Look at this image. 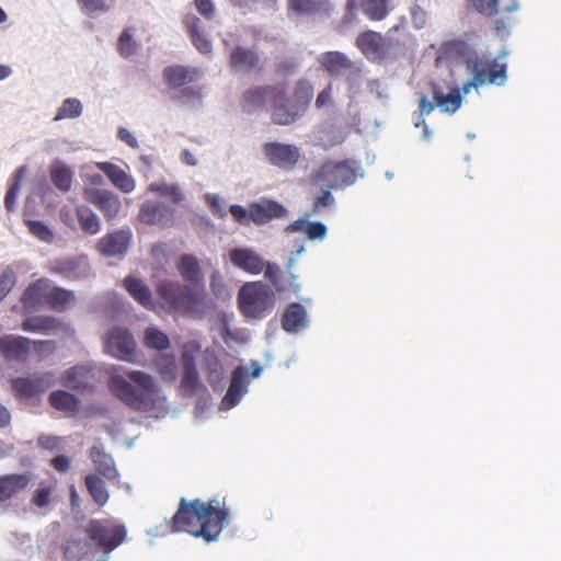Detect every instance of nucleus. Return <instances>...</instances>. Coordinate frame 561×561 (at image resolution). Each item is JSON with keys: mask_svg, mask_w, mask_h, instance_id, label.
<instances>
[{"mask_svg": "<svg viewBox=\"0 0 561 561\" xmlns=\"http://www.w3.org/2000/svg\"><path fill=\"white\" fill-rule=\"evenodd\" d=\"M262 150L272 165L284 170H293L301 157L297 146L279 141L265 142Z\"/></svg>", "mask_w": 561, "mask_h": 561, "instance_id": "nucleus-12", "label": "nucleus"}, {"mask_svg": "<svg viewBox=\"0 0 561 561\" xmlns=\"http://www.w3.org/2000/svg\"><path fill=\"white\" fill-rule=\"evenodd\" d=\"M272 107V122L276 125H290L301 115L298 106H295L290 99H283L274 102Z\"/></svg>", "mask_w": 561, "mask_h": 561, "instance_id": "nucleus-33", "label": "nucleus"}, {"mask_svg": "<svg viewBox=\"0 0 561 561\" xmlns=\"http://www.w3.org/2000/svg\"><path fill=\"white\" fill-rule=\"evenodd\" d=\"M48 402L54 409L66 413H77L80 409L79 398L66 390L51 391Z\"/></svg>", "mask_w": 561, "mask_h": 561, "instance_id": "nucleus-38", "label": "nucleus"}, {"mask_svg": "<svg viewBox=\"0 0 561 561\" xmlns=\"http://www.w3.org/2000/svg\"><path fill=\"white\" fill-rule=\"evenodd\" d=\"M76 301V296L72 290L62 287L50 285L47 306L58 312L66 311Z\"/></svg>", "mask_w": 561, "mask_h": 561, "instance_id": "nucleus-39", "label": "nucleus"}, {"mask_svg": "<svg viewBox=\"0 0 561 561\" xmlns=\"http://www.w3.org/2000/svg\"><path fill=\"white\" fill-rule=\"evenodd\" d=\"M154 366L165 381H173L176 378L175 357L169 354H161L154 359Z\"/></svg>", "mask_w": 561, "mask_h": 561, "instance_id": "nucleus-49", "label": "nucleus"}, {"mask_svg": "<svg viewBox=\"0 0 561 561\" xmlns=\"http://www.w3.org/2000/svg\"><path fill=\"white\" fill-rule=\"evenodd\" d=\"M433 101L442 112L453 114L461 105L462 98L459 89H453L449 93L445 94L437 84H433Z\"/></svg>", "mask_w": 561, "mask_h": 561, "instance_id": "nucleus-36", "label": "nucleus"}, {"mask_svg": "<svg viewBox=\"0 0 561 561\" xmlns=\"http://www.w3.org/2000/svg\"><path fill=\"white\" fill-rule=\"evenodd\" d=\"M117 48L121 56L125 58L136 53L137 44L133 41L129 30H124L119 35Z\"/></svg>", "mask_w": 561, "mask_h": 561, "instance_id": "nucleus-53", "label": "nucleus"}, {"mask_svg": "<svg viewBox=\"0 0 561 561\" xmlns=\"http://www.w3.org/2000/svg\"><path fill=\"white\" fill-rule=\"evenodd\" d=\"M318 62L331 77L358 75L360 72V69L344 53L337 50L321 54Z\"/></svg>", "mask_w": 561, "mask_h": 561, "instance_id": "nucleus-17", "label": "nucleus"}, {"mask_svg": "<svg viewBox=\"0 0 561 561\" xmlns=\"http://www.w3.org/2000/svg\"><path fill=\"white\" fill-rule=\"evenodd\" d=\"M287 209L279 203L266 201L250 205L251 221L256 225H263L272 219L286 217Z\"/></svg>", "mask_w": 561, "mask_h": 561, "instance_id": "nucleus-25", "label": "nucleus"}, {"mask_svg": "<svg viewBox=\"0 0 561 561\" xmlns=\"http://www.w3.org/2000/svg\"><path fill=\"white\" fill-rule=\"evenodd\" d=\"M327 232L325 225L320 221L309 222L306 227V234L310 240H323Z\"/></svg>", "mask_w": 561, "mask_h": 561, "instance_id": "nucleus-61", "label": "nucleus"}, {"mask_svg": "<svg viewBox=\"0 0 561 561\" xmlns=\"http://www.w3.org/2000/svg\"><path fill=\"white\" fill-rule=\"evenodd\" d=\"M229 261L233 267L250 274L259 275L264 273L265 278L273 285L278 294L293 293L300 290V284L297 276L289 271L285 274L280 267L265 261L255 250L247 247L233 248L228 253ZM291 262L288 265L290 268Z\"/></svg>", "mask_w": 561, "mask_h": 561, "instance_id": "nucleus-3", "label": "nucleus"}, {"mask_svg": "<svg viewBox=\"0 0 561 561\" xmlns=\"http://www.w3.org/2000/svg\"><path fill=\"white\" fill-rule=\"evenodd\" d=\"M56 485L41 481L31 496V504L39 510H47L54 502Z\"/></svg>", "mask_w": 561, "mask_h": 561, "instance_id": "nucleus-43", "label": "nucleus"}, {"mask_svg": "<svg viewBox=\"0 0 561 561\" xmlns=\"http://www.w3.org/2000/svg\"><path fill=\"white\" fill-rule=\"evenodd\" d=\"M144 344L148 348L164 351L170 347V340L165 333L156 327H149L145 331Z\"/></svg>", "mask_w": 561, "mask_h": 561, "instance_id": "nucleus-47", "label": "nucleus"}, {"mask_svg": "<svg viewBox=\"0 0 561 561\" xmlns=\"http://www.w3.org/2000/svg\"><path fill=\"white\" fill-rule=\"evenodd\" d=\"M31 353V340L22 335L0 336V354L7 362H26Z\"/></svg>", "mask_w": 561, "mask_h": 561, "instance_id": "nucleus-19", "label": "nucleus"}, {"mask_svg": "<svg viewBox=\"0 0 561 561\" xmlns=\"http://www.w3.org/2000/svg\"><path fill=\"white\" fill-rule=\"evenodd\" d=\"M90 458L99 474L110 481L118 479L119 474L111 455L104 453L100 447L94 446L90 450Z\"/></svg>", "mask_w": 561, "mask_h": 561, "instance_id": "nucleus-34", "label": "nucleus"}, {"mask_svg": "<svg viewBox=\"0 0 561 561\" xmlns=\"http://www.w3.org/2000/svg\"><path fill=\"white\" fill-rule=\"evenodd\" d=\"M331 188L323 190L314 199L312 214L320 213L323 208L330 207L334 204V197L332 196Z\"/></svg>", "mask_w": 561, "mask_h": 561, "instance_id": "nucleus-60", "label": "nucleus"}, {"mask_svg": "<svg viewBox=\"0 0 561 561\" xmlns=\"http://www.w3.org/2000/svg\"><path fill=\"white\" fill-rule=\"evenodd\" d=\"M156 291L171 311L182 314H198L205 307L204 289L182 285L174 280H161L157 285Z\"/></svg>", "mask_w": 561, "mask_h": 561, "instance_id": "nucleus-5", "label": "nucleus"}, {"mask_svg": "<svg viewBox=\"0 0 561 561\" xmlns=\"http://www.w3.org/2000/svg\"><path fill=\"white\" fill-rule=\"evenodd\" d=\"M85 534L104 553H110L124 542L127 530L114 518H102L89 520Z\"/></svg>", "mask_w": 561, "mask_h": 561, "instance_id": "nucleus-9", "label": "nucleus"}, {"mask_svg": "<svg viewBox=\"0 0 561 561\" xmlns=\"http://www.w3.org/2000/svg\"><path fill=\"white\" fill-rule=\"evenodd\" d=\"M199 385L198 371L193 358H184V373L181 380V388L187 396L196 392Z\"/></svg>", "mask_w": 561, "mask_h": 561, "instance_id": "nucleus-44", "label": "nucleus"}, {"mask_svg": "<svg viewBox=\"0 0 561 561\" xmlns=\"http://www.w3.org/2000/svg\"><path fill=\"white\" fill-rule=\"evenodd\" d=\"M57 345L55 341L46 340V341H32L31 340V352L33 351L35 354L39 356V358H45L55 353Z\"/></svg>", "mask_w": 561, "mask_h": 561, "instance_id": "nucleus-59", "label": "nucleus"}, {"mask_svg": "<svg viewBox=\"0 0 561 561\" xmlns=\"http://www.w3.org/2000/svg\"><path fill=\"white\" fill-rule=\"evenodd\" d=\"M181 277L193 285L203 282V272L198 260L192 254H183L176 264Z\"/></svg>", "mask_w": 561, "mask_h": 561, "instance_id": "nucleus-35", "label": "nucleus"}, {"mask_svg": "<svg viewBox=\"0 0 561 561\" xmlns=\"http://www.w3.org/2000/svg\"><path fill=\"white\" fill-rule=\"evenodd\" d=\"M313 96V88L311 83L305 79L297 81L293 98L290 99L295 106H298V110L301 114L306 111L307 106L311 102Z\"/></svg>", "mask_w": 561, "mask_h": 561, "instance_id": "nucleus-46", "label": "nucleus"}, {"mask_svg": "<svg viewBox=\"0 0 561 561\" xmlns=\"http://www.w3.org/2000/svg\"><path fill=\"white\" fill-rule=\"evenodd\" d=\"M477 51L463 39L454 38L440 44L435 59L436 65L442 62H462L466 68L470 66V60L477 57Z\"/></svg>", "mask_w": 561, "mask_h": 561, "instance_id": "nucleus-13", "label": "nucleus"}, {"mask_svg": "<svg viewBox=\"0 0 561 561\" xmlns=\"http://www.w3.org/2000/svg\"><path fill=\"white\" fill-rule=\"evenodd\" d=\"M104 352L123 362L136 363L137 344L126 328H112L104 339Z\"/></svg>", "mask_w": 561, "mask_h": 561, "instance_id": "nucleus-10", "label": "nucleus"}, {"mask_svg": "<svg viewBox=\"0 0 561 561\" xmlns=\"http://www.w3.org/2000/svg\"><path fill=\"white\" fill-rule=\"evenodd\" d=\"M241 314L251 320H262L271 314L275 307V296L261 280L243 284L237 296Z\"/></svg>", "mask_w": 561, "mask_h": 561, "instance_id": "nucleus-6", "label": "nucleus"}, {"mask_svg": "<svg viewBox=\"0 0 561 561\" xmlns=\"http://www.w3.org/2000/svg\"><path fill=\"white\" fill-rule=\"evenodd\" d=\"M92 371L85 366L78 365L66 369L60 376V383L71 390L87 391L93 389Z\"/></svg>", "mask_w": 561, "mask_h": 561, "instance_id": "nucleus-21", "label": "nucleus"}, {"mask_svg": "<svg viewBox=\"0 0 561 561\" xmlns=\"http://www.w3.org/2000/svg\"><path fill=\"white\" fill-rule=\"evenodd\" d=\"M138 219L148 226L170 227L174 221V209L161 202L147 201L139 208Z\"/></svg>", "mask_w": 561, "mask_h": 561, "instance_id": "nucleus-16", "label": "nucleus"}, {"mask_svg": "<svg viewBox=\"0 0 561 561\" xmlns=\"http://www.w3.org/2000/svg\"><path fill=\"white\" fill-rule=\"evenodd\" d=\"M16 276L11 268L4 270L0 275V301H2L7 295L15 286Z\"/></svg>", "mask_w": 561, "mask_h": 561, "instance_id": "nucleus-58", "label": "nucleus"}, {"mask_svg": "<svg viewBox=\"0 0 561 561\" xmlns=\"http://www.w3.org/2000/svg\"><path fill=\"white\" fill-rule=\"evenodd\" d=\"M151 192L159 193L162 196L169 197L174 204H179L183 201L184 195L176 184H156L152 183L149 186Z\"/></svg>", "mask_w": 561, "mask_h": 561, "instance_id": "nucleus-50", "label": "nucleus"}, {"mask_svg": "<svg viewBox=\"0 0 561 561\" xmlns=\"http://www.w3.org/2000/svg\"><path fill=\"white\" fill-rule=\"evenodd\" d=\"M91 551L90 542L84 538H68L62 545L65 561H82Z\"/></svg>", "mask_w": 561, "mask_h": 561, "instance_id": "nucleus-40", "label": "nucleus"}, {"mask_svg": "<svg viewBox=\"0 0 561 561\" xmlns=\"http://www.w3.org/2000/svg\"><path fill=\"white\" fill-rule=\"evenodd\" d=\"M324 135L325 144L323 145V147L325 149L341 145L346 139V134L342 130V128L334 125L327 128L324 130Z\"/></svg>", "mask_w": 561, "mask_h": 561, "instance_id": "nucleus-57", "label": "nucleus"}, {"mask_svg": "<svg viewBox=\"0 0 561 561\" xmlns=\"http://www.w3.org/2000/svg\"><path fill=\"white\" fill-rule=\"evenodd\" d=\"M468 3L478 13L485 16H493L499 12V0H468Z\"/></svg>", "mask_w": 561, "mask_h": 561, "instance_id": "nucleus-54", "label": "nucleus"}, {"mask_svg": "<svg viewBox=\"0 0 561 561\" xmlns=\"http://www.w3.org/2000/svg\"><path fill=\"white\" fill-rule=\"evenodd\" d=\"M259 62L257 54L242 46H237L230 54V66L237 71L248 72Z\"/></svg>", "mask_w": 561, "mask_h": 561, "instance_id": "nucleus-37", "label": "nucleus"}, {"mask_svg": "<svg viewBox=\"0 0 561 561\" xmlns=\"http://www.w3.org/2000/svg\"><path fill=\"white\" fill-rule=\"evenodd\" d=\"M389 1L390 0H347L346 8L348 11L360 8L369 20L381 21L388 15Z\"/></svg>", "mask_w": 561, "mask_h": 561, "instance_id": "nucleus-26", "label": "nucleus"}, {"mask_svg": "<svg viewBox=\"0 0 561 561\" xmlns=\"http://www.w3.org/2000/svg\"><path fill=\"white\" fill-rule=\"evenodd\" d=\"M400 28V24L392 26L386 36L376 31H364L357 35L355 45L368 60L381 62L389 57L391 50L401 46V42L390 35Z\"/></svg>", "mask_w": 561, "mask_h": 561, "instance_id": "nucleus-8", "label": "nucleus"}, {"mask_svg": "<svg viewBox=\"0 0 561 561\" xmlns=\"http://www.w3.org/2000/svg\"><path fill=\"white\" fill-rule=\"evenodd\" d=\"M84 484L89 494L98 506L102 507L108 502L110 493L106 489L105 481L98 474H88L84 478Z\"/></svg>", "mask_w": 561, "mask_h": 561, "instance_id": "nucleus-42", "label": "nucleus"}, {"mask_svg": "<svg viewBox=\"0 0 561 561\" xmlns=\"http://www.w3.org/2000/svg\"><path fill=\"white\" fill-rule=\"evenodd\" d=\"M205 201L207 205L210 207L213 214L218 218H224L227 215L225 206L220 199V197L216 194H207L205 196Z\"/></svg>", "mask_w": 561, "mask_h": 561, "instance_id": "nucleus-62", "label": "nucleus"}, {"mask_svg": "<svg viewBox=\"0 0 561 561\" xmlns=\"http://www.w3.org/2000/svg\"><path fill=\"white\" fill-rule=\"evenodd\" d=\"M59 328V322L50 316H35L25 318L21 323V329L25 332L47 334Z\"/></svg>", "mask_w": 561, "mask_h": 561, "instance_id": "nucleus-41", "label": "nucleus"}, {"mask_svg": "<svg viewBox=\"0 0 561 561\" xmlns=\"http://www.w3.org/2000/svg\"><path fill=\"white\" fill-rule=\"evenodd\" d=\"M307 324V312L299 302H293L287 306L282 316V328L288 333H296Z\"/></svg>", "mask_w": 561, "mask_h": 561, "instance_id": "nucleus-27", "label": "nucleus"}, {"mask_svg": "<svg viewBox=\"0 0 561 561\" xmlns=\"http://www.w3.org/2000/svg\"><path fill=\"white\" fill-rule=\"evenodd\" d=\"M51 280L48 278H39L30 284L21 297L24 311H35L41 306L46 305Z\"/></svg>", "mask_w": 561, "mask_h": 561, "instance_id": "nucleus-20", "label": "nucleus"}, {"mask_svg": "<svg viewBox=\"0 0 561 561\" xmlns=\"http://www.w3.org/2000/svg\"><path fill=\"white\" fill-rule=\"evenodd\" d=\"M288 11L299 16H316L330 11L328 0H287Z\"/></svg>", "mask_w": 561, "mask_h": 561, "instance_id": "nucleus-31", "label": "nucleus"}, {"mask_svg": "<svg viewBox=\"0 0 561 561\" xmlns=\"http://www.w3.org/2000/svg\"><path fill=\"white\" fill-rule=\"evenodd\" d=\"M54 385V376L50 373H35L27 377H18L12 380V389L16 398L31 399Z\"/></svg>", "mask_w": 561, "mask_h": 561, "instance_id": "nucleus-14", "label": "nucleus"}, {"mask_svg": "<svg viewBox=\"0 0 561 561\" xmlns=\"http://www.w3.org/2000/svg\"><path fill=\"white\" fill-rule=\"evenodd\" d=\"M88 12L106 11L113 3V0H79Z\"/></svg>", "mask_w": 561, "mask_h": 561, "instance_id": "nucleus-64", "label": "nucleus"}, {"mask_svg": "<svg viewBox=\"0 0 561 561\" xmlns=\"http://www.w3.org/2000/svg\"><path fill=\"white\" fill-rule=\"evenodd\" d=\"M469 62L468 72L474 79L480 76L483 81L482 87L505 84L507 80V65L505 62L499 61L497 58H486L479 55Z\"/></svg>", "mask_w": 561, "mask_h": 561, "instance_id": "nucleus-11", "label": "nucleus"}, {"mask_svg": "<svg viewBox=\"0 0 561 561\" xmlns=\"http://www.w3.org/2000/svg\"><path fill=\"white\" fill-rule=\"evenodd\" d=\"M435 106H436L435 101L434 102L430 101L425 95H422L419 99L420 118L415 123V126L416 127H419L421 125L423 126L425 138H428L430 131H428V126L426 125L423 116L431 114L434 111Z\"/></svg>", "mask_w": 561, "mask_h": 561, "instance_id": "nucleus-55", "label": "nucleus"}, {"mask_svg": "<svg viewBox=\"0 0 561 561\" xmlns=\"http://www.w3.org/2000/svg\"><path fill=\"white\" fill-rule=\"evenodd\" d=\"M32 481L30 472L0 476V503L11 500L24 491Z\"/></svg>", "mask_w": 561, "mask_h": 561, "instance_id": "nucleus-23", "label": "nucleus"}, {"mask_svg": "<svg viewBox=\"0 0 561 561\" xmlns=\"http://www.w3.org/2000/svg\"><path fill=\"white\" fill-rule=\"evenodd\" d=\"M228 517V511L220 508L219 501L203 502L181 499L178 512L171 518L172 533L186 531L192 536L203 538L207 542L218 539L222 524Z\"/></svg>", "mask_w": 561, "mask_h": 561, "instance_id": "nucleus-1", "label": "nucleus"}, {"mask_svg": "<svg viewBox=\"0 0 561 561\" xmlns=\"http://www.w3.org/2000/svg\"><path fill=\"white\" fill-rule=\"evenodd\" d=\"M126 376L135 385L123 376L115 375L108 379L111 392L135 411L149 412L157 408L159 401V388L154 379L141 370H130Z\"/></svg>", "mask_w": 561, "mask_h": 561, "instance_id": "nucleus-2", "label": "nucleus"}, {"mask_svg": "<svg viewBox=\"0 0 561 561\" xmlns=\"http://www.w3.org/2000/svg\"><path fill=\"white\" fill-rule=\"evenodd\" d=\"M84 198L98 207L107 220L115 218L122 207L119 197L108 190L87 188Z\"/></svg>", "mask_w": 561, "mask_h": 561, "instance_id": "nucleus-18", "label": "nucleus"}, {"mask_svg": "<svg viewBox=\"0 0 561 561\" xmlns=\"http://www.w3.org/2000/svg\"><path fill=\"white\" fill-rule=\"evenodd\" d=\"M27 227L30 232L37 237L39 240L45 242H51L54 239V233L51 230L39 220H28Z\"/></svg>", "mask_w": 561, "mask_h": 561, "instance_id": "nucleus-56", "label": "nucleus"}, {"mask_svg": "<svg viewBox=\"0 0 561 561\" xmlns=\"http://www.w3.org/2000/svg\"><path fill=\"white\" fill-rule=\"evenodd\" d=\"M362 175L356 160L345 159L339 162L327 160L312 175V182L328 188L339 190L353 185Z\"/></svg>", "mask_w": 561, "mask_h": 561, "instance_id": "nucleus-7", "label": "nucleus"}, {"mask_svg": "<svg viewBox=\"0 0 561 561\" xmlns=\"http://www.w3.org/2000/svg\"><path fill=\"white\" fill-rule=\"evenodd\" d=\"M245 392V369L242 366H238L232 371L231 381L227 390V393L222 399V404L226 405L227 408H232L237 405Z\"/></svg>", "mask_w": 561, "mask_h": 561, "instance_id": "nucleus-29", "label": "nucleus"}, {"mask_svg": "<svg viewBox=\"0 0 561 561\" xmlns=\"http://www.w3.org/2000/svg\"><path fill=\"white\" fill-rule=\"evenodd\" d=\"M72 171L70 168L58 164L50 169V180L53 184L62 192H68L72 183Z\"/></svg>", "mask_w": 561, "mask_h": 561, "instance_id": "nucleus-48", "label": "nucleus"}, {"mask_svg": "<svg viewBox=\"0 0 561 561\" xmlns=\"http://www.w3.org/2000/svg\"><path fill=\"white\" fill-rule=\"evenodd\" d=\"M98 168L110 179L115 187L124 193L135 190V180L122 168L111 162L98 163Z\"/></svg>", "mask_w": 561, "mask_h": 561, "instance_id": "nucleus-28", "label": "nucleus"}, {"mask_svg": "<svg viewBox=\"0 0 561 561\" xmlns=\"http://www.w3.org/2000/svg\"><path fill=\"white\" fill-rule=\"evenodd\" d=\"M131 232L118 230L101 238L98 242V250L107 256L123 255L127 252Z\"/></svg>", "mask_w": 561, "mask_h": 561, "instance_id": "nucleus-22", "label": "nucleus"}, {"mask_svg": "<svg viewBox=\"0 0 561 561\" xmlns=\"http://www.w3.org/2000/svg\"><path fill=\"white\" fill-rule=\"evenodd\" d=\"M229 211L236 222L243 226H248L251 222L250 208L247 209L241 205H231Z\"/></svg>", "mask_w": 561, "mask_h": 561, "instance_id": "nucleus-63", "label": "nucleus"}, {"mask_svg": "<svg viewBox=\"0 0 561 561\" xmlns=\"http://www.w3.org/2000/svg\"><path fill=\"white\" fill-rule=\"evenodd\" d=\"M183 24L195 48L202 54H209L211 42L202 33L201 20L194 14H186Z\"/></svg>", "mask_w": 561, "mask_h": 561, "instance_id": "nucleus-32", "label": "nucleus"}, {"mask_svg": "<svg viewBox=\"0 0 561 561\" xmlns=\"http://www.w3.org/2000/svg\"><path fill=\"white\" fill-rule=\"evenodd\" d=\"M82 112L81 102L77 99H67L64 101L61 106L58 108V112L55 116V121L64 119V118H75L78 117Z\"/></svg>", "mask_w": 561, "mask_h": 561, "instance_id": "nucleus-51", "label": "nucleus"}, {"mask_svg": "<svg viewBox=\"0 0 561 561\" xmlns=\"http://www.w3.org/2000/svg\"><path fill=\"white\" fill-rule=\"evenodd\" d=\"M125 289L128 294L146 309L153 308V299L150 288L141 279L128 275L123 280Z\"/></svg>", "mask_w": 561, "mask_h": 561, "instance_id": "nucleus-30", "label": "nucleus"}, {"mask_svg": "<svg viewBox=\"0 0 561 561\" xmlns=\"http://www.w3.org/2000/svg\"><path fill=\"white\" fill-rule=\"evenodd\" d=\"M156 291L171 311L182 314H198L205 307L204 289L182 285L174 280H161L157 285Z\"/></svg>", "mask_w": 561, "mask_h": 561, "instance_id": "nucleus-4", "label": "nucleus"}, {"mask_svg": "<svg viewBox=\"0 0 561 561\" xmlns=\"http://www.w3.org/2000/svg\"><path fill=\"white\" fill-rule=\"evenodd\" d=\"M23 171H24V168L18 169L15 179L7 191V194L4 197V206L8 211H12L14 209L15 199H16V196H18V193L20 190V181L23 175Z\"/></svg>", "mask_w": 561, "mask_h": 561, "instance_id": "nucleus-52", "label": "nucleus"}, {"mask_svg": "<svg viewBox=\"0 0 561 561\" xmlns=\"http://www.w3.org/2000/svg\"><path fill=\"white\" fill-rule=\"evenodd\" d=\"M162 75L165 83L170 88L178 89L198 80L202 72L197 68L174 65L165 67Z\"/></svg>", "mask_w": 561, "mask_h": 561, "instance_id": "nucleus-24", "label": "nucleus"}, {"mask_svg": "<svg viewBox=\"0 0 561 561\" xmlns=\"http://www.w3.org/2000/svg\"><path fill=\"white\" fill-rule=\"evenodd\" d=\"M76 215L80 228L89 234H95L100 231V220L95 213L85 205L76 208Z\"/></svg>", "mask_w": 561, "mask_h": 561, "instance_id": "nucleus-45", "label": "nucleus"}, {"mask_svg": "<svg viewBox=\"0 0 561 561\" xmlns=\"http://www.w3.org/2000/svg\"><path fill=\"white\" fill-rule=\"evenodd\" d=\"M287 94V84L285 82L275 85L257 87L250 89L243 94L244 107L248 111L260 108L267 101L278 102Z\"/></svg>", "mask_w": 561, "mask_h": 561, "instance_id": "nucleus-15", "label": "nucleus"}]
</instances>
